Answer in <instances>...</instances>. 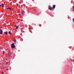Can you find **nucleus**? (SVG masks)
Segmentation results:
<instances>
[{
    "mask_svg": "<svg viewBox=\"0 0 74 74\" xmlns=\"http://www.w3.org/2000/svg\"><path fill=\"white\" fill-rule=\"evenodd\" d=\"M34 25V24H33H33H32V25Z\"/></svg>",
    "mask_w": 74,
    "mask_h": 74,
    "instance_id": "nucleus-13",
    "label": "nucleus"
},
{
    "mask_svg": "<svg viewBox=\"0 0 74 74\" xmlns=\"http://www.w3.org/2000/svg\"><path fill=\"white\" fill-rule=\"evenodd\" d=\"M15 26L16 27V25H15Z\"/></svg>",
    "mask_w": 74,
    "mask_h": 74,
    "instance_id": "nucleus-19",
    "label": "nucleus"
},
{
    "mask_svg": "<svg viewBox=\"0 0 74 74\" xmlns=\"http://www.w3.org/2000/svg\"><path fill=\"white\" fill-rule=\"evenodd\" d=\"M14 45H15L14 43L12 44L11 47L12 48H14L15 47V46Z\"/></svg>",
    "mask_w": 74,
    "mask_h": 74,
    "instance_id": "nucleus-2",
    "label": "nucleus"
},
{
    "mask_svg": "<svg viewBox=\"0 0 74 74\" xmlns=\"http://www.w3.org/2000/svg\"><path fill=\"white\" fill-rule=\"evenodd\" d=\"M34 10V11H36V10Z\"/></svg>",
    "mask_w": 74,
    "mask_h": 74,
    "instance_id": "nucleus-21",
    "label": "nucleus"
},
{
    "mask_svg": "<svg viewBox=\"0 0 74 74\" xmlns=\"http://www.w3.org/2000/svg\"><path fill=\"white\" fill-rule=\"evenodd\" d=\"M2 7H4V5H2Z\"/></svg>",
    "mask_w": 74,
    "mask_h": 74,
    "instance_id": "nucleus-17",
    "label": "nucleus"
},
{
    "mask_svg": "<svg viewBox=\"0 0 74 74\" xmlns=\"http://www.w3.org/2000/svg\"><path fill=\"white\" fill-rule=\"evenodd\" d=\"M32 1H34V0H32Z\"/></svg>",
    "mask_w": 74,
    "mask_h": 74,
    "instance_id": "nucleus-22",
    "label": "nucleus"
},
{
    "mask_svg": "<svg viewBox=\"0 0 74 74\" xmlns=\"http://www.w3.org/2000/svg\"><path fill=\"white\" fill-rule=\"evenodd\" d=\"M21 14L22 15H24V14H25V12H22Z\"/></svg>",
    "mask_w": 74,
    "mask_h": 74,
    "instance_id": "nucleus-4",
    "label": "nucleus"
},
{
    "mask_svg": "<svg viewBox=\"0 0 74 74\" xmlns=\"http://www.w3.org/2000/svg\"><path fill=\"white\" fill-rule=\"evenodd\" d=\"M18 28H19V27H18V26H17V27H16V29H18Z\"/></svg>",
    "mask_w": 74,
    "mask_h": 74,
    "instance_id": "nucleus-8",
    "label": "nucleus"
},
{
    "mask_svg": "<svg viewBox=\"0 0 74 74\" xmlns=\"http://www.w3.org/2000/svg\"><path fill=\"white\" fill-rule=\"evenodd\" d=\"M2 5H4V4H3L2 3Z\"/></svg>",
    "mask_w": 74,
    "mask_h": 74,
    "instance_id": "nucleus-16",
    "label": "nucleus"
},
{
    "mask_svg": "<svg viewBox=\"0 0 74 74\" xmlns=\"http://www.w3.org/2000/svg\"><path fill=\"white\" fill-rule=\"evenodd\" d=\"M1 6H2L1 5H0V7H1Z\"/></svg>",
    "mask_w": 74,
    "mask_h": 74,
    "instance_id": "nucleus-14",
    "label": "nucleus"
},
{
    "mask_svg": "<svg viewBox=\"0 0 74 74\" xmlns=\"http://www.w3.org/2000/svg\"><path fill=\"white\" fill-rule=\"evenodd\" d=\"M73 9H74V6H73Z\"/></svg>",
    "mask_w": 74,
    "mask_h": 74,
    "instance_id": "nucleus-18",
    "label": "nucleus"
},
{
    "mask_svg": "<svg viewBox=\"0 0 74 74\" xmlns=\"http://www.w3.org/2000/svg\"><path fill=\"white\" fill-rule=\"evenodd\" d=\"M3 30L0 29V34H3Z\"/></svg>",
    "mask_w": 74,
    "mask_h": 74,
    "instance_id": "nucleus-3",
    "label": "nucleus"
},
{
    "mask_svg": "<svg viewBox=\"0 0 74 74\" xmlns=\"http://www.w3.org/2000/svg\"><path fill=\"white\" fill-rule=\"evenodd\" d=\"M19 15H20V16H21V14H19Z\"/></svg>",
    "mask_w": 74,
    "mask_h": 74,
    "instance_id": "nucleus-15",
    "label": "nucleus"
},
{
    "mask_svg": "<svg viewBox=\"0 0 74 74\" xmlns=\"http://www.w3.org/2000/svg\"><path fill=\"white\" fill-rule=\"evenodd\" d=\"M55 7H56V5H53L52 8L50 6H49L48 9H49V10H50L51 11H52V10H53L55 8Z\"/></svg>",
    "mask_w": 74,
    "mask_h": 74,
    "instance_id": "nucleus-1",
    "label": "nucleus"
},
{
    "mask_svg": "<svg viewBox=\"0 0 74 74\" xmlns=\"http://www.w3.org/2000/svg\"><path fill=\"white\" fill-rule=\"evenodd\" d=\"M7 9H9V10H11V8L10 7L8 8H7Z\"/></svg>",
    "mask_w": 74,
    "mask_h": 74,
    "instance_id": "nucleus-7",
    "label": "nucleus"
},
{
    "mask_svg": "<svg viewBox=\"0 0 74 74\" xmlns=\"http://www.w3.org/2000/svg\"><path fill=\"white\" fill-rule=\"evenodd\" d=\"M2 74H4V73H2Z\"/></svg>",
    "mask_w": 74,
    "mask_h": 74,
    "instance_id": "nucleus-23",
    "label": "nucleus"
},
{
    "mask_svg": "<svg viewBox=\"0 0 74 74\" xmlns=\"http://www.w3.org/2000/svg\"><path fill=\"white\" fill-rule=\"evenodd\" d=\"M5 34L6 35H7V34H8V33H7V31L5 32Z\"/></svg>",
    "mask_w": 74,
    "mask_h": 74,
    "instance_id": "nucleus-5",
    "label": "nucleus"
},
{
    "mask_svg": "<svg viewBox=\"0 0 74 74\" xmlns=\"http://www.w3.org/2000/svg\"><path fill=\"white\" fill-rule=\"evenodd\" d=\"M14 41V42H16V40H13Z\"/></svg>",
    "mask_w": 74,
    "mask_h": 74,
    "instance_id": "nucleus-9",
    "label": "nucleus"
},
{
    "mask_svg": "<svg viewBox=\"0 0 74 74\" xmlns=\"http://www.w3.org/2000/svg\"><path fill=\"white\" fill-rule=\"evenodd\" d=\"M38 14V15H39V14Z\"/></svg>",
    "mask_w": 74,
    "mask_h": 74,
    "instance_id": "nucleus-24",
    "label": "nucleus"
},
{
    "mask_svg": "<svg viewBox=\"0 0 74 74\" xmlns=\"http://www.w3.org/2000/svg\"><path fill=\"white\" fill-rule=\"evenodd\" d=\"M73 11H74V9H73Z\"/></svg>",
    "mask_w": 74,
    "mask_h": 74,
    "instance_id": "nucleus-12",
    "label": "nucleus"
},
{
    "mask_svg": "<svg viewBox=\"0 0 74 74\" xmlns=\"http://www.w3.org/2000/svg\"><path fill=\"white\" fill-rule=\"evenodd\" d=\"M9 33L10 34V35H11V34H12L11 33V31H9Z\"/></svg>",
    "mask_w": 74,
    "mask_h": 74,
    "instance_id": "nucleus-6",
    "label": "nucleus"
},
{
    "mask_svg": "<svg viewBox=\"0 0 74 74\" xmlns=\"http://www.w3.org/2000/svg\"><path fill=\"white\" fill-rule=\"evenodd\" d=\"M3 53H5V51H3Z\"/></svg>",
    "mask_w": 74,
    "mask_h": 74,
    "instance_id": "nucleus-11",
    "label": "nucleus"
},
{
    "mask_svg": "<svg viewBox=\"0 0 74 74\" xmlns=\"http://www.w3.org/2000/svg\"><path fill=\"white\" fill-rule=\"evenodd\" d=\"M6 70H9V69H7Z\"/></svg>",
    "mask_w": 74,
    "mask_h": 74,
    "instance_id": "nucleus-10",
    "label": "nucleus"
},
{
    "mask_svg": "<svg viewBox=\"0 0 74 74\" xmlns=\"http://www.w3.org/2000/svg\"><path fill=\"white\" fill-rule=\"evenodd\" d=\"M18 0H15V1H17Z\"/></svg>",
    "mask_w": 74,
    "mask_h": 74,
    "instance_id": "nucleus-20",
    "label": "nucleus"
}]
</instances>
